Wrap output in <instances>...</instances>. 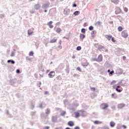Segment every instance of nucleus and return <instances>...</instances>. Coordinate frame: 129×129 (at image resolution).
<instances>
[{
  "label": "nucleus",
  "mask_w": 129,
  "mask_h": 129,
  "mask_svg": "<svg viewBox=\"0 0 129 129\" xmlns=\"http://www.w3.org/2000/svg\"><path fill=\"white\" fill-rule=\"evenodd\" d=\"M48 76L49 78H53L55 76V72L51 71L48 74Z\"/></svg>",
  "instance_id": "obj_4"
},
{
  "label": "nucleus",
  "mask_w": 129,
  "mask_h": 129,
  "mask_svg": "<svg viewBox=\"0 0 129 129\" xmlns=\"http://www.w3.org/2000/svg\"><path fill=\"white\" fill-rule=\"evenodd\" d=\"M73 7L76 8V7H77V5L76 4H74Z\"/></svg>",
  "instance_id": "obj_49"
},
{
  "label": "nucleus",
  "mask_w": 129,
  "mask_h": 129,
  "mask_svg": "<svg viewBox=\"0 0 129 129\" xmlns=\"http://www.w3.org/2000/svg\"><path fill=\"white\" fill-rule=\"evenodd\" d=\"M111 2L115 4V5H118V3H119V1H118V0H111Z\"/></svg>",
  "instance_id": "obj_14"
},
{
  "label": "nucleus",
  "mask_w": 129,
  "mask_h": 129,
  "mask_svg": "<svg viewBox=\"0 0 129 129\" xmlns=\"http://www.w3.org/2000/svg\"><path fill=\"white\" fill-rule=\"evenodd\" d=\"M32 33H33V31H31V30H29L28 31V35H32Z\"/></svg>",
  "instance_id": "obj_27"
},
{
  "label": "nucleus",
  "mask_w": 129,
  "mask_h": 129,
  "mask_svg": "<svg viewBox=\"0 0 129 129\" xmlns=\"http://www.w3.org/2000/svg\"><path fill=\"white\" fill-rule=\"evenodd\" d=\"M59 78L61 79V77L60 76L57 77V79H59Z\"/></svg>",
  "instance_id": "obj_51"
},
{
  "label": "nucleus",
  "mask_w": 129,
  "mask_h": 129,
  "mask_svg": "<svg viewBox=\"0 0 129 129\" xmlns=\"http://www.w3.org/2000/svg\"><path fill=\"white\" fill-rule=\"evenodd\" d=\"M66 129H70V128H69V127H67V128H66Z\"/></svg>",
  "instance_id": "obj_59"
},
{
  "label": "nucleus",
  "mask_w": 129,
  "mask_h": 129,
  "mask_svg": "<svg viewBox=\"0 0 129 129\" xmlns=\"http://www.w3.org/2000/svg\"><path fill=\"white\" fill-rule=\"evenodd\" d=\"M75 117L76 118H78L79 116H80V114L82 116H84V110H79L78 112H75Z\"/></svg>",
  "instance_id": "obj_1"
},
{
  "label": "nucleus",
  "mask_w": 129,
  "mask_h": 129,
  "mask_svg": "<svg viewBox=\"0 0 129 129\" xmlns=\"http://www.w3.org/2000/svg\"><path fill=\"white\" fill-rule=\"evenodd\" d=\"M116 83V81H113L110 83V85H113V84H115Z\"/></svg>",
  "instance_id": "obj_28"
},
{
  "label": "nucleus",
  "mask_w": 129,
  "mask_h": 129,
  "mask_svg": "<svg viewBox=\"0 0 129 129\" xmlns=\"http://www.w3.org/2000/svg\"><path fill=\"white\" fill-rule=\"evenodd\" d=\"M56 118L55 117H52V120L53 122H54V121H56Z\"/></svg>",
  "instance_id": "obj_33"
},
{
  "label": "nucleus",
  "mask_w": 129,
  "mask_h": 129,
  "mask_svg": "<svg viewBox=\"0 0 129 129\" xmlns=\"http://www.w3.org/2000/svg\"><path fill=\"white\" fill-rule=\"evenodd\" d=\"M82 66H84V67L88 66V62H87V61L86 60H85V61L82 63Z\"/></svg>",
  "instance_id": "obj_12"
},
{
  "label": "nucleus",
  "mask_w": 129,
  "mask_h": 129,
  "mask_svg": "<svg viewBox=\"0 0 129 129\" xmlns=\"http://www.w3.org/2000/svg\"><path fill=\"white\" fill-rule=\"evenodd\" d=\"M116 15H118V14H120L121 13V9L119 8V7H117L116 8V10L115 11Z\"/></svg>",
  "instance_id": "obj_6"
},
{
  "label": "nucleus",
  "mask_w": 129,
  "mask_h": 129,
  "mask_svg": "<svg viewBox=\"0 0 129 129\" xmlns=\"http://www.w3.org/2000/svg\"><path fill=\"white\" fill-rule=\"evenodd\" d=\"M77 51H80V50H81V46L77 47Z\"/></svg>",
  "instance_id": "obj_32"
},
{
  "label": "nucleus",
  "mask_w": 129,
  "mask_h": 129,
  "mask_svg": "<svg viewBox=\"0 0 129 129\" xmlns=\"http://www.w3.org/2000/svg\"><path fill=\"white\" fill-rule=\"evenodd\" d=\"M80 38L81 40H83V39H84V38H85V35L83 34H80Z\"/></svg>",
  "instance_id": "obj_16"
},
{
  "label": "nucleus",
  "mask_w": 129,
  "mask_h": 129,
  "mask_svg": "<svg viewBox=\"0 0 129 129\" xmlns=\"http://www.w3.org/2000/svg\"><path fill=\"white\" fill-rule=\"evenodd\" d=\"M31 14H34V12L33 11H30Z\"/></svg>",
  "instance_id": "obj_53"
},
{
  "label": "nucleus",
  "mask_w": 129,
  "mask_h": 129,
  "mask_svg": "<svg viewBox=\"0 0 129 129\" xmlns=\"http://www.w3.org/2000/svg\"><path fill=\"white\" fill-rule=\"evenodd\" d=\"M91 90L93 91H95V88H91Z\"/></svg>",
  "instance_id": "obj_42"
},
{
  "label": "nucleus",
  "mask_w": 129,
  "mask_h": 129,
  "mask_svg": "<svg viewBox=\"0 0 129 129\" xmlns=\"http://www.w3.org/2000/svg\"><path fill=\"white\" fill-rule=\"evenodd\" d=\"M53 23L52 21H50L47 23V26H49L50 25H52V24Z\"/></svg>",
  "instance_id": "obj_35"
},
{
  "label": "nucleus",
  "mask_w": 129,
  "mask_h": 129,
  "mask_svg": "<svg viewBox=\"0 0 129 129\" xmlns=\"http://www.w3.org/2000/svg\"><path fill=\"white\" fill-rule=\"evenodd\" d=\"M42 8H43V9H45V8H48V5L47 4H44L42 6Z\"/></svg>",
  "instance_id": "obj_30"
},
{
  "label": "nucleus",
  "mask_w": 129,
  "mask_h": 129,
  "mask_svg": "<svg viewBox=\"0 0 129 129\" xmlns=\"http://www.w3.org/2000/svg\"><path fill=\"white\" fill-rule=\"evenodd\" d=\"M121 36L123 38H127V37H128V34L127 33V32L126 31V30H123L121 33Z\"/></svg>",
  "instance_id": "obj_2"
},
{
  "label": "nucleus",
  "mask_w": 129,
  "mask_h": 129,
  "mask_svg": "<svg viewBox=\"0 0 129 129\" xmlns=\"http://www.w3.org/2000/svg\"><path fill=\"white\" fill-rule=\"evenodd\" d=\"M81 32H82V33H85V29L82 28V29H81Z\"/></svg>",
  "instance_id": "obj_36"
},
{
  "label": "nucleus",
  "mask_w": 129,
  "mask_h": 129,
  "mask_svg": "<svg viewBox=\"0 0 129 129\" xmlns=\"http://www.w3.org/2000/svg\"><path fill=\"white\" fill-rule=\"evenodd\" d=\"M35 10H39L40 8H41V6H40V4H36L34 7Z\"/></svg>",
  "instance_id": "obj_11"
},
{
  "label": "nucleus",
  "mask_w": 129,
  "mask_h": 129,
  "mask_svg": "<svg viewBox=\"0 0 129 129\" xmlns=\"http://www.w3.org/2000/svg\"><path fill=\"white\" fill-rule=\"evenodd\" d=\"M48 93H49V92H48V91H45L44 92V94H48Z\"/></svg>",
  "instance_id": "obj_47"
},
{
  "label": "nucleus",
  "mask_w": 129,
  "mask_h": 129,
  "mask_svg": "<svg viewBox=\"0 0 129 129\" xmlns=\"http://www.w3.org/2000/svg\"><path fill=\"white\" fill-rule=\"evenodd\" d=\"M95 46L96 48H97L99 51L101 50L102 49H103L104 48V46L101 45L100 44H99L98 43H96L95 44Z\"/></svg>",
  "instance_id": "obj_3"
},
{
  "label": "nucleus",
  "mask_w": 129,
  "mask_h": 129,
  "mask_svg": "<svg viewBox=\"0 0 129 129\" xmlns=\"http://www.w3.org/2000/svg\"><path fill=\"white\" fill-rule=\"evenodd\" d=\"M109 24H113V21H110Z\"/></svg>",
  "instance_id": "obj_50"
},
{
  "label": "nucleus",
  "mask_w": 129,
  "mask_h": 129,
  "mask_svg": "<svg viewBox=\"0 0 129 129\" xmlns=\"http://www.w3.org/2000/svg\"><path fill=\"white\" fill-rule=\"evenodd\" d=\"M124 106H125L124 104H119L118 105V108H123V107H124Z\"/></svg>",
  "instance_id": "obj_13"
},
{
  "label": "nucleus",
  "mask_w": 129,
  "mask_h": 129,
  "mask_svg": "<svg viewBox=\"0 0 129 129\" xmlns=\"http://www.w3.org/2000/svg\"><path fill=\"white\" fill-rule=\"evenodd\" d=\"M45 113H46V114H49V113H50V109H47L46 110Z\"/></svg>",
  "instance_id": "obj_26"
},
{
  "label": "nucleus",
  "mask_w": 129,
  "mask_h": 129,
  "mask_svg": "<svg viewBox=\"0 0 129 129\" xmlns=\"http://www.w3.org/2000/svg\"><path fill=\"white\" fill-rule=\"evenodd\" d=\"M34 55V52L33 51H30L29 53V56H33Z\"/></svg>",
  "instance_id": "obj_29"
},
{
  "label": "nucleus",
  "mask_w": 129,
  "mask_h": 129,
  "mask_svg": "<svg viewBox=\"0 0 129 129\" xmlns=\"http://www.w3.org/2000/svg\"><path fill=\"white\" fill-rule=\"evenodd\" d=\"M66 114V111H62L61 113H60V115H61V116H64V115Z\"/></svg>",
  "instance_id": "obj_24"
},
{
  "label": "nucleus",
  "mask_w": 129,
  "mask_h": 129,
  "mask_svg": "<svg viewBox=\"0 0 129 129\" xmlns=\"http://www.w3.org/2000/svg\"><path fill=\"white\" fill-rule=\"evenodd\" d=\"M0 129H2V127H0Z\"/></svg>",
  "instance_id": "obj_61"
},
{
  "label": "nucleus",
  "mask_w": 129,
  "mask_h": 129,
  "mask_svg": "<svg viewBox=\"0 0 129 129\" xmlns=\"http://www.w3.org/2000/svg\"><path fill=\"white\" fill-rule=\"evenodd\" d=\"M49 26V28H50V29H52V28H53V25H52L51 24V25H48Z\"/></svg>",
  "instance_id": "obj_41"
},
{
  "label": "nucleus",
  "mask_w": 129,
  "mask_h": 129,
  "mask_svg": "<svg viewBox=\"0 0 129 129\" xmlns=\"http://www.w3.org/2000/svg\"><path fill=\"white\" fill-rule=\"evenodd\" d=\"M11 56V57H14V56H15V52H12Z\"/></svg>",
  "instance_id": "obj_38"
},
{
  "label": "nucleus",
  "mask_w": 129,
  "mask_h": 129,
  "mask_svg": "<svg viewBox=\"0 0 129 129\" xmlns=\"http://www.w3.org/2000/svg\"><path fill=\"white\" fill-rule=\"evenodd\" d=\"M122 127H123V128H124V129L126 128V127H127L125 125H122Z\"/></svg>",
  "instance_id": "obj_43"
},
{
  "label": "nucleus",
  "mask_w": 129,
  "mask_h": 129,
  "mask_svg": "<svg viewBox=\"0 0 129 129\" xmlns=\"http://www.w3.org/2000/svg\"><path fill=\"white\" fill-rule=\"evenodd\" d=\"M49 128H50L49 126H45L43 128V129H49Z\"/></svg>",
  "instance_id": "obj_40"
},
{
  "label": "nucleus",
  "mask_w": 129,
  "mask_h": 129,
  "mask_svg": "<svg viewBox=\"0 0 129 129\" xmlns=\"http://www.w3.org/2000/svg\"><path fill=\"white\" fill-rule=\"evenodd\" d=\"M11 61H12V60H8V63H10V62H11Z\"/></svg>",
  "instance_id": "obj_55"
},
{
  "label": "nucleus",
  "mask_w": 129,
  "mask_h": 129,
  "mask_svg": "<svg viewBox=\"0 0 129 129\" xmlns=\"http://www.w3.org/2000/svg\"><path fill=\"white\" fill-rule=\"evenodd\" d=\"M89 29L90 31H92V30H93V26H90L89 27Z\"/></svg>",
  "instance_id": "obj_31"
},
{
  "label": "nucleus",
  "mask_w": 129,
  "mask_h": 129,
  "mask_svg": "<svg viewBox=\"0 0 129 129\" xmlns=\"http://www.w3.org/2000/svg\"><path fill=\"white\" fill-rule=\"evenodd\" d=\"M96 61H97V62H101V61H102V55H99Z\"/></svg>",
  "instance_id": "obj_7"
},
{
  "label": "nucleus",
  "mask_w": 129,
  "mask_h": 129,
  "mask_svg": "<svg viewBox=\"0 0 129 129\" xmlns=\"http://www.w3.org/2000/svg\"><path fill=\"white\" fill-rule=\"evenodd\" d=\"M105 37L106 39H107V40H108V41H110L112 38V36L108 35H106Z\"/></svg>",
  "instance_id": "obj_9"
},
{
  "label": "nucleus",
  "mask_w": 129,
  "mask_h": 129,
  "mask_svg": "<svg viewBox=\"0 0 129 129\" xmlns=\"http://www.w3.org/2000/svg\"><path fill=\"white\" fill-rule=\"evenodd\" d=\"M101 24V23L100 22L98 21V22H96L95 25V26H100Z\"/></svg>",
  "instance_id": "obj_23"
},
{
  "label": "nucleus",
  "mask_w": 129,
  "mask_h": 129,
  "mask_svg": "<svg viewBox=\"0 0 129 129\" xmlns=\"http://www.w3.org/2000/svg\"><path fill=\"white\" fill-rule=\"evenodd\" d=\"M94 124H100L102 123V122L100 121H98V120H96V121H94Z\"/></svg>",
  "instance_id": "obj_15"
},
{
  "label": "nucleus",
  "mask_w": 129,
  "mask_h": 129,
  "mask_svg": "<svg viewBox=\"0 0 129 129\" xmlns=\"http://www.w3.org/2000/svg\"><path fill=\"white\" fill-rule=\"evenodd\" d=\"M79 14H80V12L79 11H76L74 13V15H75V16H78Z\"/></svg>",
  "instance_id": "obj_21"
},
{
  "label": "nucleus",
  "mask_w": 129,
  "mask_h": 129,
  "mask_svg": "<svg viewBox=\"0 0 129 129\" xmlns=\"http://www.w3.org/2000/svg\"><path fill=\"white\" fill-rule=\"evenodd\" d=\"M115 126V122L111 121V122H110V126H111V127H114V126Z\"/></svg>",
  "instance_id": "obj_10"
},
{
  "label": "nucleus",
  "mask_w": 129,
  "mask_h": 129,
  "mask_svg": "<svg viewBox=\"0 0 129 129\" xmlns=\"http://www.w3.org/2000/svg\"><path fill=\"white\" fill-rule=\"evenodd\" d=\"M77 70L78 71H80V72H81V69L80 68V67H78L77 68Z\"/></svg>",
  "instance_id": "obj_39"
},
{
  "label": "nucleus",
  "mask_w": 129,
  "mask_h": 129,
  "mask_svg": "<svg viewBox=\"0 0 129 129\" xmlns=\"http://www.w3.org/2000/svg\"><path fill=\"white\" fill-rule=\"evenodd\" d=\"M115 95H116V94L115 93H114L112 94L111 96L113 98H116V97H115Z\"/></svg>",
  "instance_id": "obj_25"
},
{
  "label": "nucleus",
  "mask_w": 129,
  "mask_h": 129,
  "mask_svg": "<svg viewBox=\"0 0 129 129\" xmlns=\"http://www.w3.org/2000/svg\"><path fill=\"white\" fill-rule=\"evenodd\" d=\"M113 73H114V71H113L110 72V74H113Z\"/></svg>",
  "instance_id": "obj_45"
},
{
  "label": "nucleus",
  "mask_w": 129,
  "mask_h": 129,
  "mask_svg": "<svg viewBox=\"0 0 129 129\" xmlns=\"http://www.w3.org/2000/svg\"><path fill=\"white\" fill-rule=\"evenodd\" d=\"M16 72H17V73H20V70H17Z\"/></svg>",
  "instance_id": "obj_48"
},
{
  "label": "nucleus",
  "mask_w": 129,
  "mask_h": 129,
  "mask_svg": "<svg viewBox=\"0 0 129 129\" xmlns=\"http://www.w3.org/2000/svg\"><path fill=\"white\" fill-rule=\"evenodd\" d=\"M72 58H73V59H75V55H73V56H72Z\"/></svg>",
  "instance_id": "obj_54"
},
{
  "label": "nucleus",
  "mask_w": 129,
  "mask_h": 129,
  "mask_svg": "<svg viewBox=\"0 0 129 129\" xmlns=\"http://www.w3.org/2000/svg\"><path fill=\"white\" fill-rule=\"evenodd\" d=\"M122 58H123V60H125V59H126V57H125V56H123Z\"/></svg>",
  "instance_id": "obj_44"
},
{
  "label": "nucleus",
  "mask_w": 129,
  "mask_h": 129,
  "mask_svg": "<svg viewBox=\"0 0 129 129\" xmlns=\"http://www.w3.org/2000/svg\"><path fill=\"white\" fill-rule=\"evenodd\" d=\"M122 30H123V28H122V27L121 26H119L118 27V31L119 32H121V31H122Z\"/></svg>",
  "instance_id": "obj_22"
},
{
  "label": "nucleus",
  "mask_w": 129,
  "mask_h": 129,
  "mask_svg": "<svg viewBox=\"0 0 129 129\" xmlns=\"http://www.w3.org/2000/svg\"><path fill=\"white\" fill-rule=\"evenodd\" d=\"M102 109H106L108 107V104L107 103H102L101 104Z\"/></svg>",
  "instance_id": "obj_5"
},
{
  "label": "nucleus",
  "mask_w": 129,
  "mask_h": 129,
  "mask_svg": "<svg viewBox=\"0 0 129 129\" xmlns=\"http://www.w3.org/2000/svg\"><path fill=\"white\" fill-rule=\"evenodd\" d=\"M56 33H61V31H62L61 30V28H57L56 29Z\"/></svg>",
  "instance_id": "obj_20"
},
{
  "label": "nucleus",
  "mask_w": 129,
  "mask_h": 129,
  "mask_svg": "<svg viewBox=\"0 0 129 129\" xmlns=\"http://www.w3.org/2000/svg\"><path fill=\"white\" fill-rule=\"evenodd\" d=\"M11 63H12V64H15V61H14V60H11Z\"/></svg>",
  "instance_id": "obj_46"
},
{
  "label": "nucleus",
  "mask_w": 129,
  "mask_h": 129,
  "mask_svg": "<svg viewBox=\"0 0 129 129\" xmlns=\"http://www.w3.org/2000/svg\"><path fill=\"white\" fill-rule=\"evenodd\" d=\"M123 10L124 12H127V11H128V10L127 9V8L126 7L124 8Z\"/></svg>",
  "instance_id": "obj_37"
},
{
  "label": "nucleus",
  "mask_w": 129,
  "mask_h": 129,
  "mask_svg": "<svg viewBox=\"0 0 129 129\" xmlns=\"http://www.w3.org/2000/svg\"><path fill=\"white\" fill-rule=\"evenodd\" d=\"M44 13H47V10H45Z\"/></svg>",
  "instance_id": "obj_57"
},
{
  "label": "nucleus",
  "mask_w": 129,
  "mask_h": 129,
  "mask_svg": "<svg viewBox=\"0 0 129 129\" xmlns=\"http://www.w3.org/2000/svg\"><path fill=\"white\" fill-rule=\"evenodd\" d=\"M75 129H79V127L78 126H76L75 127Z\"/></svg>",
  "instance_id": "obj_52"
},
{
  "label": "nucleus",
  "mask_w": 129,
  "mask_h": 129,
  "mask_svg": "<svg viewBox=\"0 0 129 129\" xmlns=\"http://www.w3.org/2000/svg\"><path fill=\"white\" fill-rule=\"evenodd\" d=\"M69 126H74V122L72 121H69L68 123Z\"/></svg>",
  "instance_id": "obj_8"
},
{
  "label": "nucleus",
  "mask_w": 129,
  "mask_h": 129,
  "mask_svg": "<svg viewBox=\"0 0 129 129\" xmlns=\"http://www.w3.org/2000/svg\"><path fill=\"white\" fill-rule=\"evenodd\" d=\"M120 88V86H117V88H116V91H117V92H121V90L119 89Z\"/></svg>",
  "instance_id": "obj_18"
},
{
  "label": "nucleus",
  "mask_w": 129,
  "mask_h": 129,
  "mask_svg": "<svg viewBox=\"0 0 129 129\" xmlns=\"http://www.w3.org/2000/svg\"><path fill=\"white\" fill-rule=\"evenodd\" d=\"M117 85H120V83H119L118 84H117V85H114L113 86V88L114 89H115V90H116V88L117 87Z\"/></svg>",
  "instance_id": "obj_19"
},
{
  "label": "nucleus",
  "mask_w": 129,
  "mask_h": 129,
  "mask_svg": "<svg viewBox=\"0 0 129 129\" xmlns=\"http://www.w3.org/2000/svg\"><path fill=\"white\" fill-rule=\"evenodd\" d=\"M108 72H110V70H108Z\"/></svg>",
  "instance_id": "obj_58"
},
{
  "label": "nucleus",
  "mask_w": 129,
  "mask_h": 129,
  "mask_svg": "<svg viewBox=\"0 0 129 129\" xmlns=\"http://www.w3.org/2000/svg\"><path fill=\"white\" fill-rule=\"evenodd\" d=\"M111 41L113 42V43H115L116 42V40L115 39H114V37H112L111 38Z\"/></svg>",
  "instance_id": "obj_34"
},
{
  "label": "nucleus",
  "mask_w": 129,
  "mask_h": 129,
  "mask_svg": "<svg viewBox=\"0 0 129 129\" xmlns=\"http://www.w3.org/2000/svg\"><path fill=\"white\" fill-rule=\"evenodd\" d=\"M84 25H86V23H85Z\"/></svg>",
  "instance_id": "obj_60"
},
{
  "label": "nucleus",
  "mask_w": 129,
  "mask_h": 129,
  "mask_svg": "<svg viewBox=\"0 0 129 129\" xmlns=\"http://www.w3.org/2000/svg\"><path fill=\"white\" fill-rule=\"evenodd\" d=\"M56 42H57V38H53L50 41V43H56Z\"/></svg>",
  "instance_id": "obj_17"
},
{
  "label": "nucleus",
  "mask_w": 129,
  "mask_h": 129,
  "mask_svg": "<svg viewBox=\"0 0 129 129\" xmlns=\"http://www.w3.org/2000/svg\"><path fill=\"white\" fill-rule=\"evenodd\" d=\"M92 34H94V31H93L92 32Z\"/></svg>",
  "instance_id": "obj_56"
}]
</instances>
